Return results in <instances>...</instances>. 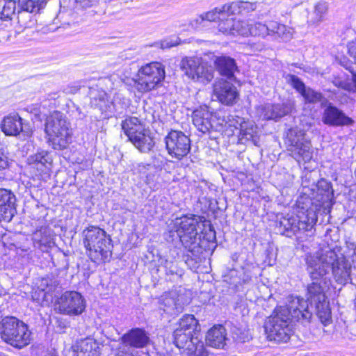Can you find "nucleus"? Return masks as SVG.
Wrapping results in <instances>:
<instances>
[{
    "label": "nucleus",
    "mask_w": 356,
    "mask_h": 356,
    "mask_svg": "<svg viewBox=\"0 0 356 356\" xmlns=\"http://www.w3.org/2000/svg\"><path fill=\"white\" fill-rule=\"evenodd\" d=\"M177 43L172 40H165L161 42V48L167 49L174 47Z\"/></svg>",
    "instance_id": "nucleus-53"
},
{
    "label": "nucleus",
    "mask_w": 356,
    "mask_h": 356,
    "mask_svg": "<svg viewBox=\"0 0 356 356\" xmlns=\"http://www.w3.org/2000/svg\"><path fill=\"white\" fill-rule=\"evenodd\" d=\"M116 356H137V354L136 352L131 350L130 347L121 346L116 353Z\"/></svg>",
    "instance_id": "nucleus-47"
},
{
    "label": "nucleus",
    "mask_w": 356,
    "mask_h": 356,
    "mask_svg": "<svg viewBox=\"0 0 356 356\" xmlns=\"http://www.w3.org/2000/svg\"><path fill=\"white\" fill-rule=\"evenodd\" d=\"M250 35L251 36H258L265 38L269 35V21L266 22L265 24L259 22L250 23Z\"/></svg>",
    "instance_id": "nucleus-37"
},
{
    "label": "nucleus",
    "mask_w": 356,
    "mask_h": 356,
    "mask_svg": "<svg viewBox=\"0 0 356 356\" xmlns=\"http://www.w3.org/2000/svg\"><path fill=\"white\" fill-rule=\"evenodd\" d=\"M293 105L287 102L283 104H266L258 109L260 117L264 120H277L291 112Z\"/></svg>",
    "instance_id": "nucleus-21"
},
{
    "label": "nucleus",
    "mask_w": 356,
    "mask_h": 356,
    "mask_svg": "<svg viewBox=\"0 0 356 356\" xmlns=\"http://www.w3.org/2000/svg\"><path fill=\"white\" fill-rule=\"evenodd\" d=\"M16 2L13 0H0V18L3 19H11L15 13Z\"/></svg>",
    "instance_id": "nucleus-38"
},
{
    "label": "nucleus",
    "mask_w": 356,
    "mask_h": 356,
    "mask_svg": "<svg viewBox=\"0 0 356 356\" xmlns=\"http://www.w3.org/2000/svg\"><path fill=\"white\" fill-rule=\"evenodd\" d=\"M15 195L6 188H0V220L9 222L15 215Z\"/></svg>",
    "instance_id": "nucleus-23"
},
{
    "label": "nucleus",
    "mask_w": 356,
    "mask_h": 356,
    "mask_svg": "<svg viewBox=\"0 0 356 356\" xmlns=\"http://www.w3.org/2000/svg\"><path fill=\"white\" fill-rule=\"evenodd\" d=\"M44 131L54 149H63L67 147L71 138V129L70 124L63 113L54 111L47 116Z\"/></svg>",
    "instance_id": "nucleus-6"
},
{
    "label": "nucleus",
    "mask_w": 356,
    "mask_h": 356,
    "mask_svg": "<svg viewBox=\"0 0 356 356\" xmlns=\"http://www.w3.org/2000/svg\"><path fill=\"white\" fill-rule=\"evenodd\" d=\"M54 307L55 311L60 314L78 316L84 312L86 300L76 291H65L56 299Z\"/></svg>",
    "instance_id": "nucleus-11"
},
{
    "label": "nucleus",
    "mask_w": 356,
    "mask_h": 356,
    "mask_svg": "<svg viewBox=\"0 0 356 356\" xmlns=\"http://www.w3.org/2000/svg\"><path fill=\"white\" fill-rule=\"evenodd\" d=\"M307 271L312 280H323L331 270L335 281L346 284L350 280L351 266L343 256H339L334 250H320L307 255Z\"/></svg>",
    "instance_id": "nucleus-2"
},
{
    "label": "nucleus",
    "mask_w": 356,
    "mask_h": 356,
    "mask_svg": "<svg viewBox=\"0 0 356 356\" xmlns=\"http://www.w3.org/2000/svg\"><path fill=\"white\" fill-rule=\"evenodd\" d=\"M206 19L204 17V15H200V16L197 17L195 19L191 21V26L195 29H199L200 26H204Z\"/></svg>",
    "instance_id": "nucleus-48"
},
{
    "label": "nucleus",
    "mask_w": 356,
    "mask_h": 356,
    "mask_svg": "<svg viewBox=\"0 0 356 356\" xmlns=\"http://www.w3.org/2000/svg\"><path fill=\"white\" fill-rule=\"evenodd\" d=\"M333 84L337 86V88L343 89L346 91L350 92L353 90V86L350 83L341 80L339 78H335L332 81Z\"/></svg>",
    "instance_id": "nucleus-45"
},
{
    "label": "nucleus",
    "mask_w": 356,
    "mask_h": 356,
    "mask_svg": "<svg viewBox=\"0 0 356 356\" xmlns=\"http://www.w3.org/2000/svg\"><path fill=\"white\" fill-rule=\"evenodd\" d=\"M218 72L221 76H225L229 79H234V72L237 67L234 59L229 56L217 57L214 61Z\"/></svg>",
    "instance_id": "nucleus-27"
},
{
    "label": "nucleus",
    "mask_w": 356,
    "mask_h": 356,
    "mask_svg": "<svg viewBox=\"0 0 356 356\" xmlns=\"http://www.w3.org/2000/svg\"><path fill=\"white\" fill-rule=\"evenodd\" d=\"M316 195L314 200L316 201L315 207L316 210L323 209V212H330L333 204V190L332 186L325 179H321L318 181L316 186Z\"/></svg>",
    "instance_id": "nucleus-17"
},
{
    "label": "nucleus",
    "mask_w": 356,
    "mask_h": 356,
    "mask_svg": "<svg viewBox=\"0 0 356 356\" xmlns=\"http://www.w3.org/2000/svg\"><path fill=\"white\" fill-rule=\"evenodd\" d=\"M180 66L185 75L194 81L207 83L213 79L212 67L202 63L199 58H183Z\"/></svg>",
    "instance_id": "nucleus-12"
},
{
    "label": "nucleus",
    "mask_w": 356,
    "mask_h": 356,
    "mask_svg": "<svg viewBox=\"0 0 356 356\" xmlns=\"http://www.w3.org/2000/svg\"><path fill=\"white\" fill-rule=\"evenodd\" d=\"M71 15V12L60 11L57 15V19H59L63 25H70V22L67 21V18Z\"/></svg>",
    "instance_id": "nucleus-49"
},
{
    "label": "nucleus",
    "mask_w": 356,
    "mask_h": 356,
    "mask_svg": "<svg viewBox=\"0 0 356 356\" xmlns=\"http://www.w3.org/2000/svg\"><path fill=\"white\" fill-rule=\"evenodd\" d=\"M165 79V70L163 65L158 62L146 64L141 67L136 78H120L118 83L127 85L134 83L138 92H147L156 88Z\"/></svg>",
    "instance_id": "nucleus-4"
},
{
    "label": "nucleus",
    "mask_w": 356,
    "mask_h": 356,
    "mask_svg": "<svg viewBox=\"0 0 356 356\" xmlns=\"http://www.w3.org/2000/svg\"><path fill=\"white\" fill-rule=\"evenodd\" d=\"M250 23L246 21L236 20L232 35L250 36Z\"/></svg>",
    "instance_id": "nucleus-42"
},
{
    "label": "nucleus",
    "mask_w": 356,
    "mask_h": 356,
    "mask_svg": "<svg viewBox=\"0 0 356 356\" xmlns=\"http://www.w3.org/2000/svg\"><path fill=\"white\" fill-rule=\"evenodd\" d=\"M1 129L7 136H17L22 133L24 136H29L32 133L29 123L24 122L17 113L3 118Z\"/></svg>",
    "instance_id": "nucleus-16"
},
{
    "label": "nucleus",
    "mask_w": 356,
    "mask_h": 356,
    "mask_svg": "<svg viewBox=\"0 0 356 356\" xmlns=\"http://www.w3.org/2000/svg\"><path fill=\"white\" fill-rule=\"evenodd\" d=\"M117 79H119L118 78V76L117 74H113L110 76V79L111 80H114V81H117Z\"/></svg>",
    "instance_id": "nucleus-55"
},
{
    "label": "nucleus",
    "mask_w": 356,
    "mask_h": 356,
    "mask_svg": "<svg viewBox=\"0 0 356 356\" xmlns=\"http://www.w3.org/2000/svg\"><path fill=\"white\" fill-rule=\"evenodd\" d=\"M78 350H79V343L70 348L65 349L63 354L65 356H77Z\"/></svg>",
    "instance_id": "nucleus-51"
},
{
    "label": "nucleus",
    "mask_w": 356,
    "mask_h": 356,
    "mask_svg": "<svg viewBox=\"0 0 356 356\" xmlns=\"http://www.w3.org/2000/svg\"><path fill=\"white\" fill-rule=\"evenodd\" d=\"M328 8V3L325 1L321 0L316 2L310 9L307 10V23L309 25H318L324 21Z\"/></svg>",
    "instance_id": "nucleus-26"
},
{
    "label": "nucleus",
    "mask_w": 356,
    "mask_h": 356,
    "mask_svg": "<svg viewBox=\"0 0 356 356\" xmlns=\"http://www.w3.org/2000/svg\"><path fill=\"white\" fill-rule=\"evenodd\" d=\"M286 81L295 88L300 94L302 93L306 87L304 83L297 76L293 74H287L285 76Z\"/></svg>",
    "instance_id": "nucleus-44"
},
{
    "label": "nucleus",
    "mask_w": 356,
    "mask_h": 356,
    "mask_svg": "<svg viewBox=\"0 0 356 356\" xmlns=\"http://www.w3.org/2000/svg\"><path fill=\"white\" fill-rule=\"evenodd\" d=\"M230 15L222 17L218 23V29L220 32L226 35H232L234 30L236 20L233 17H228Z\"/></svg>",
    "instance_id": "nucleus-41"
},
{
    "label": "nucleus",
    "mask_w": 356,
    "mask_h": 356,
    "mask_svg": "<svg viewBox=\"0 0 356 356\" xmlns=\"http://www.w3.org/2000/svg\"><path fill=\"white\" fill-rule=\"evenodd\" d=\"M122 129L129 140L145 131V124L136 117L128 116L121 123Z\"/></svg>",
    "instance_id": "nucleus-28"
},
{
    "label": "nucleus",
    "mask_w": 356,
    "mask_h": 356,
    "mask_svg": "<svg viewBox=\"0 0 356 356\" xmlns=\"http://www.w3.org/2000/svg\"><path fill=\"white\" fill-rule=\"evenodd\" d=\"M202 222L200 216H182L173 221V227L186 249L193 254L199 253L200 250V235L197 228Z\"/></svg>",
    "instance_id": "nucleus-5"
},
{
    "label": "nucleus",
    "mask_w": 356,
    "mask_h": 356,
    "mask_svg": "<svg viewBox=\"0 0 356 356\" xmlns=\"http://www.w3.org/2000/svg\"><path fill=\"white\" fill-rule=\"evenodd\" d=\"M129 140L141 153L143 154L148 153L154 145L153 138L147 133L145 129Z\"/></svg>",
    "instance_id": "nucleus-35"
},
{
    "label": "nucleus",
    "mask_w": 356,
    "mask_h": 356,
    "mask_svg": "<svg viewBox=\"0 0 356 356\" xmlns=\"http://www.w3.org/2000/svg\"><path fill=\"white\" fill-rule=\"evenodd\" d=\"M32 240L35 248L42 252L48 250L55 245L53 231L47 227H42L33 233Z\"/></svg>",
    "instance_id": "nucleus-24"
},
{
    "label": "nucleus",
    "mask_w": 356,
    "mask_h": 356,
    "mask_svg": "<svg viewBox=\"0 0 356 356\" xmlns=\"http://www.w3.org/2000/svg\"><path fill=\"white\" fill-rule=\"evenodd\" d=\"M169 154L187 156L191 149L190 139L181 131H171L165 138Z\"/></svg>",
    "instance_id": "nucleus-14"
},
{
    "label": "nucleus",
    "mask_w": 356,
    "mask_h": 356,
    "mask_svg": "<svg viewBox=\"0 0 356 356\" xmlns=\"http://www.w3.org/2000/svg\"><path fill=\"white\" fill-rule=\"evenodd\" d=\"M312 312L303 298L296 297L287 307H279L275 309L272 315L265 323L264 328L269 341L286 342L290 339L291 329V320L309 322Z\"/></svg>",
    "instance_id": "nucleus-1"
},
{
    "label": "nucleus",
    "mask_w": 356,
    "mask_h": 356,
    "mask_svg": "<svg viewBox=\"0 0 356 356\" xmlns=\"http://www.w3.org/2000/svg\"><path fill=\"white\" fill-rule=\"evenodd\" d=\"M76 1L79 6L83 8H90L96 3V0H76Z\"/></svg>",
    "instance_id": "nucleus-52"
},
{
    "label": "nucleus",
    "mask_w": 356,
    "mask_h": 356,
    "mask_svg": "<svg viewBox=\"0 0 356 356\" xmlns=\"http://www.w3.org/2000/svg\"><path fill=\"white\" fill-rule=\"evenodd\" d=\"M70 19H71V20H68V19L67 18V21H70V22H72L73 21L72 20V17H70Z\"/></svg>",
    "instance_id": "nucleus-57"
},
{
    "label": "nucleus",
    "mask_w": 356,
    "mask_h": 356,
    "mask_svg": "<svg viewBox=\"0 0 356 356\" xmlns=\"http://www.w3.org/2000/svg\"><path fill=\"white\" fill-rule=\"evenodd\" d=\"M301 95L303 97L305 102L316 104L321 101L323 95L321 92L315 91L310 88H306Z\"/></svg>",
    "instance_id": "nucleus-43"
},
{
    "label": "nucleus",
    "mask_w": 356,
    "mask_h": 356,
    "mask_svg": "<svg viewBox=\"0 0 356 356\" xmlns=\"http://www.w3.org/2000/svg\"><path fill=\"white\" fill-rule=\"evenodd\" d=\"M213 238H215V232L213 233Z\"/></svg>",
    "instance_id": "nucleus-58"
},
{
    "label": "nucleus",
    "mask_w": 356,
    "mask_h": 356,
    "mask_svg": "<svg viewBox=\"0 0 356 356\" xmlns=\"http://www.w3.org/2000/svg\"><path fill=\"white\" fill-rule=\"evenodd\" d=\"M269 35L274 39H280L283 41L289 40L293 35L292 29L276 21H269Z\"/></svg>",
    "instance_id": "nucleus-32"
},
{
    "label": "nucleus",
    "mask_w": 356,
    "mask_h": 356,
    "mask_svg": "<svg viewBox=\"0 0 356 356\" xmlns=\"http://www.w3.org/2000/svg\"><path fill=\"white\" fill-rule=\"evenodd\" d=\"M323 284H325L324 278L319 280H314L308 285L306 302L312 314H313L312 309L314 308L321 323L326 325L331 322L332 316ZM303 300L305 301V299Z\"/></svg>",
    "instance_id": "nucleus-9"
},
{
    "label": "nucleus",
    "mask_w": 356,
    "mask_h": 356,
    "mask_svg": "<svg viewBox=\"0 0 356 356\" xmlns=\"http://www.w3.org/2000/svg\"><path fill=\"white\" fill-rule=\"evenodd\" d=\"M122 345L127 347L142 348L151 343L149 334L143 329L135 328L124 334L122 337Z\"/></svg>",
    "instance_id": "nucleus-22"
},
{
    "label": "nucleus",
    "mask_w": 356,
    "mask_h": 356,
    "mask_svg": "<svg viewBox=\"0 0 356 356\" xmlns=\"http://www.w3.org/2000/svg\"><path fill=\"white\" fill-rule=\"evenodd\" d=\"M213 93L221 103L226 105L233 104L238 97L236 88L222 79L214 83Z\"/></svg>",
    "instance_id": "nucleus-20"
},
{
    "label": "nucleus",
    "mask_w": 356,
    "mask_h": 356,
    "mask_svg": "<svg viewBox=\"0 0 356 356\" xmlns=\"http://www.w3.org/2000/svg\"><path fill=\"white\" fill-rule=\"evenodd\" d=\"M322 122L331 127L350 126L354 121L341 110L330 104L323 111Z\"/></svg>",
    "instance_id": "nucleus-18"
},
{
    "label": "nucleus",
    "mask_w": 356,
    "mask_h": 356,
    "mask_svg": "<svg viewBox=\"0 0 356 356\" xmlns=\"http://www.w3.org/2000/svg\"><path fill=\"white\" fill-rule=\"evenodd\" d=\"M226 117L221 122L209 110L207 106H200L195 109L192 113L193 124L197 130L202 134L208 135L211 138H216V134L223 135L225 128Z\"/></svg>",
    "instance_id": "nucleus-10"
},
{
    "label": "nucleus",
    "mask_w": 356,
    "mask_h": 356,
    "mask_svg": "<svg viewBox=\"0 0 356 356\" xmlns=\"http://www.w3.org/2000/svg\"><path fill=\"white\" fill-rule=\"evenodd\" d=\"M164 267L165 268V271H166L167 274H170V275L179 274L177 264H175L173 261H169L166 260L164 264Z\"/></svg>",
    "instance_id": "nucleus-46"
},
{
    "label": "nucleus",
    "mask_w": 356,
    "mask_h": 356,
    "mask_svg": "<svg viewBox=\"0 0 356 356\" xmlns=\"http://www.w3.org/2000/svg\"><path fill=\"white\" fill-rule=\"evenodd\" d=\"M91 106L99 108L101 112H106L111 107V102L108 96L104 90H92L90 92Z\"/></svg>",
    "instance_id": "nucleus-31"
},
{
    "label": "nucleus",
    "mask_w": 356,
    "mask_h": 356,
    "mask_svg": "<svg viewBox=\"0 0 356 356\" xmlns=\"http://www.w3.org/2000/svg\"><path fill=\"white\" fill-rule=\"evenodd\" d=\"M95 344L86 340L79 342V350H78L77 356H99V353L95 348Z\"/></svg>",
    "instance_id": "nucleus-40"
},
{
    "label": "nucleus",
    "mask_w": 356,
    "mask_h": 356,
    "mask_svg": "<svg viewBox=\"0 0 356 356\" xmlns=\"http://www.w3.org/2000/svg\"><path fill=\"white\" fill-rule=\"evenodd\" d=\"M197 321L193 315H185L173 332L174 343L188 356H207L204 342L196 332Z\"/></svg>",
    "instance_id": "nucleus-3"
},
{
    "label": "nucleus",
    "mask_w": 356,
    "mask_h": 356,
    "mask_svg": "<svg viewBox=\"0 0 356 356\" xmlns=\"http://www.w3.org/2000/svg\"><path fill=\"white\" fill-rule=\"evenodd\" d=\"M5 152L3 148H0V156H4Z\"/></svg>",
    "instance_id": "nucleus-56"
},
{
    "label": "nucleus",
    "mask_w": 356,
    "mask_h": 356,
    "mask_svg": "<svg viewBox=\"0 0 356 356\" xmlns=\"http://www.w3.org/2000/svg\"><path fill=\"white\" fill-rule=\"evenodd\" d=\"M225 121L223 136L229 138L237 134L239 143H249L256 146L259 145L258 127L254 122H245L243 118L234 115L226 116Z\"/></svg>",
    "instance_id": "nucleus-8"
},
{
    "label": "nucleus",
    "mask_w": 356,
    "mask_h": 356,
    "mask_svg": "<svg viewBox=\"0 0 356 356\" xmlns=\"http://www.w3.org/2000/svg\"><path fill=\"white\" fill-rule=\"evenodd\" d=\"M227 4H225L220 8H215L213 10L204 13V17L207 22H216L218 20L220 22L222 17H225L228 15H230L229 10H227L225 8Z\"/></svg>",
    "instance_id": "nucleus-39"
},
{
    "label": "nucleus",
    "mask_w": 356,
    "mask_h": 356,
    "mask_svg": "<svg viewBox=\"0 0 356 356\" xmlns=\"http://www.w3.org/2000/svg\"><path fill=\"white\" fill-rule=\"evenodd\" d=\"M47 3V0H19L18 6L22 11L29 13L38 12Z\"/></svg>",
    "instance_id": "nucleus-36"
},
{
    "label": "nucleus",
    "mask_w": 356,
    "mask_h": 356,
    "mask_svg": "<svg viewBox=\"0 0 356 356\" xmlns=\"http://www.w3.org/2000/svg\"><path fill=\"white\" fill-rule=\"evenodd\" d=\"M0 159L1 160V157H0Z\"/></svg>",
    "instance_id": "nucleus-59"
},
{
    "label": "nucleus",
    "mask_w": 356,
    "mask_h": 356,
    "mask_svg": "<svg viewBox=\"0 0 356 356\" xmlns=\"http://www.w3.org/2000/svg\"><path fill=\"white\" fill-rule=\"evenodd\" d=\"M352 81H353V83L354 84V87L355 88V92H356V73H353V74Z\"/></svg>",
    "instance_id": "nucleus-54"
},
{
    "label": "nucleus",
    "mask_w": 356,
    "mask_h": 356,
    "mask_svg": "<svg viewBox=\"0 0 356 356\" xmlns=\"http://www.w3.org/2000/svg\"><path fill=\"white\" fill-rule=\"evenodd\" d=\"M106 232L99 227L91 226L83 231V244L88 251L89 257H99V252L95 250V246L99 241L102 243Z\"/></svg>",
    "instance_id": "nucleus-19"
},
{
    "label": "nucleus",
    "mask_w": 356,
    "mask_h": 356,
    "mask_svg": "<svg viewBox=\"0 0 356 356\" xmlns=\"http://www.w3.org/2000/svg\"><path fill=\"white\" fill-rule=\"evenodd\" d=\"M129 140L141 153L143 154L148 153L154 145L153 138L147 133L145 129Z\"/></svg>",
    "instance_id": "nucleus-34"
},
{
    "label": "nucleus",
    "mask_w": 356,
    "mask_h": 356,
    "mask_svg": "<svg viewBox=\"0 0 356 356\" xmlns=\"http://www.w3.org/2000/svg\"><path fill=\"white\" fill-rule=\"evenodd\" d=\"M0 336L3 341L17 348L25 347L31 341L28 325L14 316H6L1 320Z\"/></svg>",
    "instance_id": "nucleus-7"
},
{
    "label": "nucleus",
    "mask_w": 356,
    "mask_h": 356,
    "mask_svg": "<svg viewBox=\"0 0 356 356\" xmlns=\"http://www.w3.org/2000/svg\"><path fill=\"white\" fill-rule=\"evenodd\" d=\"M159 303L161 309L172 315L181 312L184 307V304L181 302L175 291H171L162 296Z\"/></svg>",
    "instance_id": "nucleus-25"
},
{
    "label": "nucleus",
    "mask_w": 356,
    "mask_h": 356,
    "mask_svg": "<svg viewBox=\"0 0 356 356\" xmlns=\"http://www.w3.org/2000/svg\"><path fill=\"white\" fill-rule=\"evenodd\" d=\"M348 54L354 59L356 64V40L348 43Z\"/></svg>",
    "instance_id": "nucleus-50"
},
{
    "label": "nucleus",
    "mask_w": 356,
    "mask_h": 356,
    "mask_svg": "<svg viewBox=\"0 0 356 356\" xmlns=\"http://www.w3.org/2000/svg\"><path fill=\"white\" fill-rule=\"evenodd\" d=\"M225 329L222 325L214 326L207 332L206 341L208 346L214 348H223L225 344Z\"/></svg>",
    "instance_id": "nucleus-29"
},
{
    "label": "nucleus",
    "mask_w": 356,
    "mask_h": 356,
    "mask_svg": "<svg viewBox=\"0 0 356 356\" xmlns=\"http://www.w3.org/2000/svg\"><path fill=\"white\" fill-rule=\"evenodd\" d=\"M316 211L310 207L305 211H298L296 218L291 217L285 220L286 223L284 225L286 229L294 233L298 231L311 230L317 221Z\"/></svg>",
    "instance_id": "nucleus-13"
},
{
    "label": "nucleus",
    "mask_w": 356,
    "mask_h": 356,
    "mask_svg": "<svg viewBox=\"0 0 356 356\" xmlns=\"http://www.w3.org/2000/svg\"><path fill=\"white\" fill-rule=\"evenodd\" d=\"M112 248L111 239L107 234L104 235V240L102 242H97L95 246V250L99 252V257H90V259L95 263L106 262L108 261L112 256Z\"/></svg>",
    "instance_id": "nucleus-30"
},
{
    "label": "nucleus",
    "mask_w": 356,
    "mask_h": 356,
    "mask_svg": "<svg viewBox=\"0 0 356 356\" xmlns=\"http://www.w3.org/2000/svg\"><path fill=\"white\" fill-rule=\"evenodd\" d=\"M261 3L249 1H236L227 4L225 8L229 10L230 15L247 14L257 10Z\"/></svg>",
    "instance_id": "nucleus-33"
},
{
    "label": "nucleus",
    "mask_w": 356,
    "mask_h": 356,
    "mask_svg": "<svg viewBox=\"0 0 356 356\" xmlns=\"http://www.w3.org/2000/svg\"><path fill=\"white\" fill-rule=\"evenodd\" d=\"M285 143L288 149L298 156H305L311 148L310 142L305 138V131L297 127L289 130Z\"/></svg>",
    "instance_id": "nucleus-15"
}]
</instances>
